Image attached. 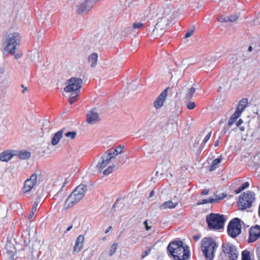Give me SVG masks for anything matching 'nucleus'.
<instances>
[{"mask_svg":"<svg viewBox=\"0 0 260 260\" xmlns=\"http://www.w3.org/2000/svg\"><path fill=\"white\" fill-rule=\"evenodd\" d=\"M171 3L167 2L161 5H152L146 10L145 15L151 18L157 17V23L152 32L154 37H161L165 32V29L169 25L177 16L176 11Z\"/></svg>","mask_w":260,"mask_h":260,"instance_id":"1","label":"nucleus"},{"mask_svg":"<svg viewBox=\"0 0 260 260\" xmlns=\"http://www.w3.org/2000/svg\"><path fill=\"white\" fill-rule=\"evenodd\" d=\"M87 191V186L84 184L78 185L66 200L63 209H68L78 203L84 197Z\"/></svg>","mask_w":260,"mask_h":260,"instance_id":"2","label":"nucleus"},{"mask_svg":"<svg viewBox=\"0 0 260 260\" xmlns=\"http://www.w3.org/2000/svg\"><path fill=\"white\" fill-rule=\"evenodd\" d=\"M167 250L169 255L172 256L174 260H185L189 256L187 246L183 245H168Z\"/></svg>","mask_w":260,"mask_h":260,"instance_id":"3","label":"nucleus"},{"mask_svg":"<svg viewBox=\"0 0 260 260\" xmlns=\"http://www.w3.org/2000/svg\"><path fill=\"white\" fill-rule=\"evenodd\" d=\"M206 221L211 230H220L224 226L225 219L223 215L210 213L206 216Z\"/></svg>","mask_w":260,"mask_h":260,"instance_id":"4","label":"nucleus"},{"mask_svg":"<svg viewBox=\"0 0 260 260\" xmlns=\"http://www.w3.org/2000/svg\"><path fill=\"white\" fill-rule=\"evenodd\" d=\"M255 194L251 191L244 192L239 197L238 205L242 210L250 208L255 200Z\"/></svg>","mask_w":260,"mask_h":260,"instance_id":"5","label":"nucleus"},{"mask_svg":"<svg viewBox=\"0 0 260 260\" xmlns=\"http://www.w3.org/2000/svg\"><path fill=\"white\" fill-rule=\"evenodd\" d=\"M20 37L18 32H15L9 34L5 42V50L9 53H13L20 41Z\"/></svg>","mask_w":260,"mask_h":260,"instance_id":"6","label":"nucleus"},{"mask_svg":"<svg viewBox=\"0 0 260 260\" xmlns=\"http://www.w3.org/2000/svg\"><path fill=\"white\" fill-rule=\"evenodd\" d=\"M242 225L240 223V219L235 218L230 221L228 228L227 232L230 237L235 238L241 233Z\"/></svg>","mask_w":260,"mask_h":260,"instance_id":"7","label":"nucleus"},{"mask_svg":"<svg viewBox=\"0 0 260 260\" xmlns=\"http://www.w3.org/2000/svg\"><path fill=\"white\" fill-rule=\"evenodd\" d=\"M67 83V85L64 88L65 92H77L81 88L83 80L81 78L73 77L68 80Z\"/></svg>","mask_w":260,"mask_h":260,"instance_id":"8","label":"nucleus"},{"mask_svg":"<svg viewBox=\"0 0 260 260\" xmlns=\"http://www.w3.org/2000/svg\"><path fill=\"white\" fill-rule=\"evenodd\" d=\"M196 90L192 82H188L182 86L179 93L183 96L184 99L189 101L192 98Z\"/></svg>","mask_w":260,"mask_h":260,"instance_id":"9","label":"nucleus"},{"mask_svg":"<svg viewBox=\"0 0 260 260\" xmlns=\"http://www.w3.org/2000/svg\"><path fill=\"white\" fill-rule=\"evenodd\" d=\"M222 251L229 260H236L238 258V251L233 245H222Z\"/></svg>","mask_w":260,"mask_h":260,"instance_id":"10","label":"nucleus"},{"mask_svg":"<svg viewBox=\"0 0 260 260\" xmlns=\"http://www.w3.org/2000/svg\"><path fill=\"white\" fill-rule=\"evenodd\" d=\"M218 245H202V251L206 260H212L214 258L215 249Z\"/></svg>","mask_w":260,"mask_h":260,"instance_id":"11","label":"nucleus"},{"mask_svg":"<svg viewBox=\"0 0 260 260\" xmlns=\"http://www.w3.org/2000/svg\"><path fill=\"white\" fill-rule=\"evenodd\" d=\"M260 237V226L255 225L252 226L249 231L248 243L255 242Z\"/></svg>","mask_w":260,"mask_h":260,"instance_id":"12","label":"nucleus"},{"mask_svg":"<svg viewBox=\"0 0 260 260\" xmlns=\"http://www.w3.org/2000/svg\"><path fill=\"white\" fill-rule=\"evenodd\" d=\"M37 175L34 173L31 175L29 178L27 179L24 182L23 186V192H27L30 191L37 183Z\"/></svg>","mask_w":260,"mask_h":260,"instance_id":"13","label":"nucleus"},{"mask_svg":"<svg viewBox=\"0 0 260 260\" xmlns=\"http://www.w3.org/2000/svg\"><path fill=\"white\" fill-rule=\"evenodd\" d=\"M101 158L102 161L99 162L96 167L99 172H101L105 168L113 158L109 153L106 152L102 155Z\"/></svg>","mask_w":260,"mask_h":260,"instance_id":"14","label":"nucleus"},{"mask_svg":"<svg viewBox=\"0 0 260 260\" xmlns=\"http://www.w3.org/2000/svg\"><path fill=\"white\" fill-rule=\"evenodd\" d=\"M169 88H166L157 98L154 102V107L156 109H160L164 105L165 100L168 95V91Z\"/></svg>","mask_w":260,"mask_h":260,"instance_id":"15","label":"nucleus"},{"mask_svg":"<svg viewBox=\"0 0 260 260\" xmlns=\"http://www.w3.org/2000/svg\"><path fill=\"white\" fill-rule=\"evenodd\" d=\"M87 122L90 124H93L100 121L98 113L95 109H92L89 111L86 115Z\"/></svg>","mask_w":260,"mask_h":260,"instance_id":"16","label":"nucleus"},{"mask_svg":"<svg viewBox=\"0 0 260 260\" xmlns=\"http://www.w3.org/2000/svg\"><path fill=\"white\" fill-rule=\"evenodd\" d=\"M221 57L218 53H216L214 56L207 58L205 67L207 70H210L215 67V63L216 60H218Z\"/></svg>","mask_w":260,"mask_h":260,"instance_id":"17","label":"nucleus"},{"mask_svg":"<svg viewBox=\"0 0 260 260\" xmlns=\"http://www.w3.org/2000/svg\"><path fill=\"white\" fill-rule=\"evenodd\" d=\"M226 196L224 193H221L219 196H216L215 198L210 197L209 199H203L198 202V205L205 204L207 203H213L224 199Z\"/></svg>","mask_w":260,"mask_h":260,"instance_id":"18","label":"nucleus"},{"mask_svg":"<svg viewBox=\"0 0 260 260\" xmlns=\"http://www.w3.org/2000/svg\"><path fill=\"white\" fill-rule=\"evenodd\" d=\"M7 260H13L17 253V250L14 245H7Z\"/></svg>","mask_w":260,"mask_h":260,"instance_id":"19","label":"nucleus"},{"mask_svg":"<svg viewBox=\"0 0 260 260\" xmlns=\"http://www.w3.org/2000/svg\"><path fill=\"white\" fill-rule=\"evenodd\" d=\"M88 5H87L85 1L83 3L79 4L77 6V12L79 14H83L86 13L90 10V9H88Z\"/></svg>","mask_w":260,"mask_h":260,"instance_id":"20","label":"nucleus"},{"mask_svg":"<svg viewBox=\"0 0 260 260\" xmlns=\"http://www.w3.org/2000/svg\"><path fill=\"white\" fill-rule=\"evenodd\" d=\"M64 129H61L55 133L52 137L51 143L53 145H57L62 137Z\"/></svg>","mask_w":260,"mask_h":260,"instance_id":"21","label":"nucleus"},{"mask_svg":"<svg viewBox=\"0 0 260 260\" xmlns=\"http://www.w3.org/2000/svg\"><path fill=\"white\" fill-rule=\"evenodd\" d=\"M177 203H173L171 201H169L167 202H166L162 204L160 207L159 209L160 210H166L168 209H173L175 208L176 206L177 205Z\"/></svg>","mask_w":260,"mask_h":260,"instance_id":"22","label":"nucleus"},{"mask_svg":"<svg viewBox=\"0 0 260 260\" xmlns=\"http://www.w3.org/2000/svg\"><path fill=\"white\" fill-rule=\"evenodd\" d=\"M98 54L96 53H93L89 55L88 57V61L90 63V67L94 68L98 61Z\"/></svg>","mask_w":260,"mask_h":260,"instance_id":"23","label":"nucleus"},{"mask_svg":"<svg viewBox=\"0 0 260 260\" xmlns=\"http://www.w3.org/2000/svg\"><path fill=\"white\" fill-rule=\"evenodd\" d=\"M13 156L10 151H5L0 154V160L3 161H8Z\"/></svg>","mask_w":260,"mask_h":260,"instance_id":"24","label":"nucleus"},{"mask_svg":"<svg viewBox=\"0 0 260 260\" xmlns=\"http://www.w3.org/2000/svg\"><path fill=\"white\" fill-rule=\"evenodd\" d=\"M144 27V24L141 22H135L133 24L132 27H128L127 30L131 34L132 31L136 29H141Z\"/></svg>","mask_w":260,"mask_h":260,"instance_id":"25","label":"nucleus"},{"mask_svg":"<svg viewBox=\"0 0 260 260\" xmlns=\"http://www.w3.org/2000/svg\"><path fill=\"white\" fill-rule=\"evenodd\" d=\"M218 243H219V241L217 238L205 237L202 239L201 244H217Z\"/></svg>","mask_w":260,"mask_h":260,"instance_id":"26","label":"nucleus"},{"mask_svg":"<svg viewBox=\"0 0 260 260\" xmlns=\"http://www.w3.org/2000/svg\"><path fill=\"white\" fill-rule=\"evenodd\" d=\"M124 148L123 145H120L119 147H117L116 149L114 150L113 152H108L114 158L117 155L119 154H121L122 152V151Z\"/></svg>","mask_w":260,"mask_h":260,"instance_id":"27","label":"nucleus"},{"mask_svg":"<svg viewBox=\"0 0 260 260\" xmlns=\"http://www.w3.org/2000/svg\"><path fill=\"white\" fill-rule=\"evenodd\" d=\"M18 157L21 159H26L29 158L31 154L29 151L26 150H21L18 154Z\"/></svg>","mask_w":260,"mask_h":260,"instance_id":"28","label":"nucleus"},{"mask_svg":"<svg viewBox=\"0 0 260 260\" xmlns=\"http://www.w3.org/2000/svg\"><path fill=\"white\" fill-rule=\"evenodd\" d=\"M221 158H217L212 161V165L209 168V171H212L217 168V165L221 162Z\"/></svg>","mask_w":260,"mask_h":260,"instance_id":"29","label":"nucleus"},{"mask_svg":"<svg viewBox=\"0 0 260 260\" xmlns=\"http://www.w3.org/2000/svg\"><path fill=\"white\" fill-rule=\"evenodd\" d=\"M64 193L62 191L58 192L54 196V199L57 201L58 202H61L63 200L64 198Z\"/></svg>","mask_w":260,"mask_h":260,"instance_id":"30","label":"nucleus"},{"mask_svg":"<svg viewBox=\"0 0 260 260\" xmlns=\"http://www.w3.org/2000/svg\"><path fill=\"white\" fill-rule=\"evenodd\" d=\"M99 0H86L85 2L88 5V9H92Z\"/></svg>","mask_w":260,"mask_h":260,"instance_id":"31","label":"nucleus"},{"mask_svg":"<svg viewBox=\"0 0 260 260\" xmlns=\"http://www.w3.org/2000/svg\"><path fill=\"white\" fill-rule=\"evenodd\" d=\"M115 166H109L106 170H105L103 172V173L105 175H108L111 173L112 172L113 169L114 168Z\"/></svg>","mask_w":260,"mask_h":260,"instance_id":"32","label":"nucleus"},{"mask_svg":"<svg viewBox=\"0 0 260 260\" xmlns=\"http://www.w3.org/2000/svg\"><path fill=\"white\" fill-rule=\"evenodd\" d=\"M78 95L76 93H72L69 99V102L70 104L75 103L77 100Z\"/></svg>","mask_w":260,"mask_h":260,"instance_id":"33","label":"nucleus"},{"mask_svg":"<svg viewBox=\"0 0 260 260\" xmlns=\"http://www.w3.org/2000/svg\"><path fill=\"white\" fill-rule=\"evenodd\" d=\"M64 135L67 137L70 138L71 139H74L76 136V133L75 132H68L66 133Z\"/></svg>","mask_w":260,"mask_h":260,"instance_id":"34","label":"nucleus"},{"mask_svg":"<svg viewBox=\"0 0 260 260\" xmlns=\"http://www.w3.org/2000/svg\"><path fill=\"white\" fill-rule=\"evenodd\" d=\"M84 239V237L83 235H79L77 239L75 244H83Z\"/></svg>","mask_w":260,"mask_h":260,"instance_id":"35","label":"nucleus"},{"mask_svg":"<svg viewBox=\"0 0 260 260\" xmlns=\"http://www.w3.org/2000/svg\"><path fill=\"white\" fill-rule=\"evenodd\" d=\"M117 245H112L109 251V255L112 256L116 251Z\"/></svg>","mask_w":260,"mask_h":260,"instance_id":"36","label":"nucleus"},{"mask_svg":"<svg viewBox=\"0 0 260 260\" xmlns=\"http://www.w3.org/2000/svg\"><path fill=\"white\" fill-rule=\"evenodd\" d=\"M187 108L189 110H192L195 107V103L193 102H189L186 105Z\"/></svg>","mask_w":260,"mask_h":260,"instance_id":"37","label":"nucleus"},{"mask_svg":"<svg viewBox=\"0 0 260 260\" xmlns=\"http://www.w3.org/2000/svg\"><path fill=\"white\" fill-rule=\"evenodd\" d=\"M211 136V132H210L204 138V139L203 141V144H205L208 142V141L209 140V139L210 138Z\"/></svg>","mask_w":260,"mask_h":260,"instance_id":"38","label":"nucleus"},{"mask_svg":"<svg viewBox=\"0 0 260 260\" xmlns=\"http://www.w3.org/2000/svg\"><path fill=\"white\" fill-rule=\"evenodd\" d=\"M193 30L194 29L192 28L188 29L184 36V38H188L190 37L191 36H192L193 32Z\"/></svg>","mask_w":260,"mask_h":260,"instance_id":"39","label":"nucleus"},{"mask_svg":"<svg viewBox=\"0 0 260 260\" xmlns=\"http://www.w3.org/2000/svg\"><path fill=\"white\" fill-rule=\"evenodd\" d=\"M239 104L242 106L243 107L245 108L247 104V100L246 99H243L240 101Z\"/></svg>","mask_w":260,"mask_h":260,"instance_id":"40","label":"nucleus"},{"mask_svg":"<svg viewBox=\"0 0 260 260\" xmlns=\"http://www.w3.org/2000/svg\"><path fill=\"white\" fill-rule=\"evenodd\" d=\"M237 19V16L236 15L231 16V17H228V20H225L224 21L226 22H234Z\"/></svg>","mask_w":260,"mask_h":260,"instance_id":"41","label":"nucleus"},{"mask_svg":"<svg viewBox=\"0 0 260 260\" xmlns=\"http://www.w3.org/2000/svg\"><path fill=\"white\" fill-rule=\"evenodd\" d=\"M249 185V183L248 182H246L244 183H243L241 186L240 187V191H242L243 190L245 189L247 187H248Z\"/></svg>","mask_w":260,"mask_h":260,"instance_id":"42","label":"nucleus"},{"mask_svg":"<svg viewBox=\"0 0 260 260\" xmlns=\"http://www.w3.org/2000/svg\"><path fill=\"white\" fill-rule=\"evenodd\" d=\"M82 248V245H75V246L74 247V252H79L81 250V249Z\"/></svg>","mask_w":260,"mask_h":260,"instance_id":"43","label":"nucleus"},{"mask_svg":"<svg viewBox=\"0 0 260 260\" xmlns=\"http://www.w3.org/2000/svg\"><path fill=\"white\" fill-rule=\"evenodd\" d=\"M169 244H183V241L179 240L178 239L172 240Z\"/></svg>","mask_w":260,"mask_h":260,"instance_id":"44","label":"nucleus"},{"mask_svg":"<svg viewBox=\"0 0 260 260\" xmlns=\"http://www.w3.org/2000/svg\"><path fill=\"white\" fill-rule=\"evenodd\" d=\"M151 251V249L150 248H148V249L146 250L145 251H144L142 254V258H144L145 257H146L148 254V253H149Z\"/></svg>","mask_w":260,"mask_h":260,"instance_id":"45","label":"nucleus"},{"mask_svg":"<svg viewBox=\"0 0 260 260\" xmlns=\"http://www.w3.org/2000/svg\"><path fill=\"white\" fill-rule=\"evenodd\" d=\"M237 119H236L234 117L231 116V117L230 118V119L229 120L228 125L229 126H231L233 124V123L235 122V121Z\"/></svg>","mask_w":260,"mask_h":260,"instance_id":"46","label":"nucleus"},{"mask_svg":"<svg viewBox=\"0 0 260 260\" xmlns=\"http://www.w3.org/2000/svg\"><path fill=\"white\" fill-rule=\"evenodd\" d=\"M241 113L238 112V111H236L232 115V117H234L236 119H237L241 115Z\"/></svg>","mask_w":260,"mask_h":260,"instance_id":"47","label":"nucleus"},{"mask_svg":"<svg viewBox=\"0 0 260 260\" xmlns=\"http://www.w3.org/2000/svg\"><path fill=\"white\" fill-rule=\"evenodd\" d=\"M49 126V121L45 120L43 122V128L44 129H47Z\"/></svg>","mask_w":260,"mask_h":260,"instance_id":"48","label":"nucleus"},{"mask_svg":"<svg viewBox=\"0 0 260 260\" xmlns=\"http://www.w3.org/2000/svg\"><path fill=\"white\" fill-rule=\"evenodd\" d=\"M245 107H243L242 106H241L240 104H239L237 108V109L236 110L238 111V112H240L241 113H242V112L243 111V110L244 109Z\"/></svg>","mask_w":260,"mask_h":260,"instance_id":"49","label":"nucleus"},{"mask_svg":"<svg viewBox=\"0 0 260 260\" xmlns=\"http://www.w3.org/2000/svg\"><path fill=\"white\" fill-rule=\"evenodd\" d=\"M144 224L145 225V228H146V230L147 231H149L150 229H151V226H149L148 225V221L147 220H146L144 222Z\"/></svg>","mask_w":260,"mask_h":260,"instance_id":"50","label":"nucleus"},{"mask_svg":"<svg viewBox=\"0 0 260 260\" xmlns=\"http://www.w3.org/2000/svg\"><path fill=\"white\" fill-rule=\"evenodd\" d=\"M193 239L194 242H197L200 239V236H198V235H194L193 236Z\"/></svg>","mask_w":260,"mask_h":260,"instance_id":"51","label":"nucleus"},{"mask_svg":"<svg viewBox=\"0 0 260 260\" xmlns=\"http://www.w3.org/2000/svg\"><path fill=\"white\" fill-rule=\"evenodd\" d=\"M12 54H13L14 55L16 59H18V58H20L22 56V54H21V53L15 54V53H14V52H13Z\"/></svg>","mask_w":260,"mask_h":260,"instance_id":"52","label":"nucleus"},{"mask_svg":"<svg viewBox=\"0 0 260 260\" xmlns=\"http://www.w3.org/2000/svg\"><path fill=\"white\" fill-rule=\"evenodd\" d=\"M209 192V190L208 189H204V190H203L201 192V194L202 195H206V194H207Z\"/></svg>","mask_w":260,"mask_h":260,"instance_id":"53","label":"nucleus"},{"mask_svg":"<svg viewBox=\"0 0 260 260\" xmlns=\"http://www.w3.org/2000/svg\"><path fill=\"white\" fill-rule=\"evenodd\" d=\"M35 213V212H34L31 211V212L29 213V214L28 215V217L29 219H30L34 216Z\"/></svg>","mask_w":260,"mask_h":260,"instance_id":"54","label":"nucleus"},{"mask_svg":"<svg viewBox=\"0 0 260 260\" xmlns=\"http://www.w3.org/2000/svg\"><path fill=\"white\" fill-rule=\"evenodd\" d=\"M72 228V225H71L70 226H68L66 231L64 232V233H67V232H69Z\"/></svg>","mask_w":260,"mask_h":260,"instance_id":"55","label":"nucleus"},{"mask_svg":"<svg viewBox=\"0 0 260 260\" xmlns=\"http://www.w3.org/2000/svg\"><path fill=\"white\" fill-rule=\"evenodd\" d=\"M112 229V226H109L106 230V231H105V234H107L108 233H109V232Z\"/></svg>","mask_w":260,"mask_h":260,"instance_id":"56","label":"nucleus"},{"mask_svg":"<svg viewBox=\"0 0 260 260\" xmlns=\"http://www.w3.org/2000/svg\"><path fill=\"white\" fill-rule=\"evenodd\" d=\"M37 207L36 206H35L34 205H32V207L31 208V211L35 212L37 211Z\"/></svg>","mask_w":260,"mask_h":260,"instance_id":"57","label":"nucleus"},{"mask_svg":"<svg viewBox=\"0 0 260 260\" xmlns=\"http://www.w3.org/2000/svg\"><path fill=\"white\" fill-rule=\"evenodd\" d=\"M21 87H22V88H23V90L22 91V92L23 93H24L25 92V91H26V90H27V87H24L23 84H22V85H21Z\"/></svg>","mask_w":260,"mask_h":260,"instance_id":"58","label":"nucleus"},{"mask_svg":"<svg viewBox=\"0 0 260 260\" xmlns=\"http://www.w3.org/2000/svg\"><path fill=\"white\" fill-rule=\"evenodd\" d=\"M243 122V120L242 119H239L237 123V125L239 126L241 124V123Z\"/></svg>","mask_w":260,"mask_h":260,"instance_id":"59","label":"nucleus"},{"mask_svg":"<svg viewBox=\"0 0 260 260\" xmlns=\"http://www.w3.org/2000/svg\"><path fill=\"white\" fill-rule=\"evenodd\" d=\"M214 146L215 147H217L219 145V140H216L215 142H214Z\"/></svg>","mask_w":260,"mask_h":260,"instance_id":"60","label":"nucleus"},{"mask_svg":"<svg viewBox=\"0 0 260 260\" xmlns=\"http://www.w3.org/2000/svg\"><path fill=\"white\" fill-rule=\"evenodd\" d=\"M154 190H152L150 192V193L149 197H150V198H151V197H153V195H154Z\"/></svg>","mask_w":260,"mask_h":260,"instance_id":"61","label":"nucleus"},{"mask_svg":"<svg viewBox=\"0 0 260 260\" xmlns=\"http://www.w3.org/2000/svg\"><path fill=\"white\" fill-rule=\"evenodd\" d=\"M228 20V17H226V18H222V17H221V18H220V20H220V21H224V20ZM225 22H226V21H225Z\"/></svg>","mask_w":260,"mask_h":260,"instance_id":"62","label":"nucleus"},{"mask_svg":"<svg viewBox=\"0 0 260 260\" xmlns=\"http://www.w3.org/2000/svg\"><path fill=\"white\" fill-rule=\"evenodd\" d=\"M236 193H240L241 191H240V187H239L238 189H237L236 190Z\"/></svg>","mask_w":260,"mask_h":260,"instance_id":"63","label":"nucleus"},{"mask_svg":"<svg viewBox=\"0 0 260 260\" xmlns=\"http://www.w3.org/2000/svg\"><path fill=\"white\" fill-rule=\"evenodd\" d=\"M248 51L250 52L252 50V46H249L248 49Z\"/></svg>","mask_w":260,"mask_h":260,"instance_id":"64","label":"nucleus"}]
</instances>
